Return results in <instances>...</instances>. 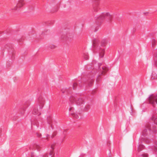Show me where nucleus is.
<instances>
[{"mask_svg":"<svg viewBox=\"0 0 157 157\" xmlns=\"http://www.w3.org/2000/svg\"><path fill=\"white\" fill-rule=\"evenodd\" d=\"M150 103L154 105L155 103L157 104V94H152L151 95L149 98Z\"/></svg>","mask_w":157,"mask_h":157,"instance_id":"nucleus-1","label":"nucleus"},{"mask_svg":"<svg viewBox=\"0 0 157 157\" xmlns=\"http://www.w3.org/2000/svg\"><path fill=\"white\" fill-rule=\"evenodd\" d=\"M102 70L101 71V75H99L97 77V82H98L100 80L101 75H105L106 73L108 71V69L105 66H103L102 67Z\"/></svg>","mask_w":157,"mask_h":157,"instance_id":"nucleus-2","label":"nucleus"},{"mask_svg":"<svg viewBox=\"0 0 157 157\" xmlns=\"http://www.w3.org/2000/svg\"><path fill=\"white\" fill-rule=\"evenodd\" d=\"M106 17H108L109 19L112 17V15L108 12L102 13L99 16V18L101 19H103Z\"/></svg>","mask_w":157,"mask_h":157,"instance_id":"nucleus-3","label":"nucleus"},{"mask_svg":"<svg viewBox=\"0 0 157 157\" xmlns=\"http://www.w3.org/2000/svg\"><path fill=\"white\" fill-rule=\"evenodd\" d=\"M150 130H152V129L151 128V126L149 125H147L146 126L144 130L142 132V134L144 136L148 133V131Z\"/></svg>","mask_w":157,"mask_h":157,"instance_id":"nucleus-4","label":"nucleus"},{"mask_svg":"<svg viewBox=\"0 0 157 157\" xmlns=\"http://www.w3.org/2000/svg\"><path fill=\"white\" fill-rule=\"evenodd\" d=\"M24 5V0H20L18 1L17 6L15 7L13 9V10H16L17 9V7L20 8L22 6Z\"/></svg>","mask_w":157,"mask_h":157,"instance_id":"nucleus-5","label":"nucleus"},{"mask_svg":"<svg viewBox=\"0 0 157 157\" xmlns=\"http://www.w3.org/2000/svg\"><path fill=\"white\" fill-rule=\"evenodd\" d=\"M105 52V50L104 49L101 48L99 51V57L101 58H102L104 56Z\"/></svg>","mask_w":157,"mask_h":157,"instance_id":"nucleus-6","label":"nucleus"},{"mask_svg":"<svg viewBox=\"0 0 157 157\" xmlns=\"http://www.w3.org/2000/svg\"><path fill=\"white\" fill-rule=\"evenodd\" d=\"M45 101L44 100H40L39 101V105L40 108H42L43 107Z\"/></svg>","mask_w":157,"mask_h":157,"instance_id":"nucleus-7","label":"nucleus"},{"mask_svg":"<svg viewBox=\"0 0 157 157\" xmlns=\"http://www.w3.org/2000/svg\"><path fill=\"white\" fill-rule=\"evenodd\" d=\"M33 113L35 114L38 115H40L41 114V113L38 111L37 109H34L33 111Z\"/></svg>","mask_w":157,"mask_h":157,"instance_id":"nucleus-8","label":"nucleus"},{"mask_svg":"<svg viewBox=\"0 0 157 157\" xmlns=\"http://www.w3.org/2000/svg\"><path fill=\"white\" fill-rule=\"evenodd\" d=\"M49 48L51 50H54L56 48V46L54 44H51L49 45Z\"/></svg>","mask_w":157,"mask_h":157,"instance_id":"nucleus-9","label":"nucleus"},{"mask_svg":"<svg viewBox=\"0 0 157 157\" xmlns=\"http://www.w3.org/2000/svg\"><path fill=\"white\" fill-rule=\"evenodd\" d=\"M152 120L154 121V122L155 124H157V117H155L153 116L151 118Z\"/></svg>","mask_w":157,"mask_h":157,"instance_id":"nucleus-10","label":"nucleus"},{"mask_svg":"<svg viewBox=\"0 0 157 157\" xmlns=\"http://www.w3.org/2000/svg\"><path fill=\"white\" fill-rule=\"evenodd\" d=\"M83 100L81 98H79L78 99V101H77V104H81L83 102Z\"/></svg>","mask_w":157,"mask_h":157,"instance_id":"nucleus-11","label":"nucleus"},{"mask_svg":"<svg viewBox=\"0 0 157 157\" xmlns=\"http://www.w3.org/2000/svg\"><path fill=\"white\" fill-rule=\"evenodd\" d=\"M149 13V11H144L143 12V14L145 16H147Z\"/></svg>","mask_w":157,"mask_h":157,"instance_id":"nucleus-12","label":"nucleus"},{"mask_svg":"<svg viewBox=\"0 0 157 157\" xmlns=\"http://www.w3.org/2000/svg\"><path fill=\"white\" fill-rule=\"evenodd\" d=\"M71 115L72 116H73V117H75L76 118H77L78 117L77 115L74 113H71Z\"/></svg>","mask_w":157,"mask_h":157,"instance_id":"nucleus-13","label":"nucleus"},{"mask_svg":"<svg viewBox=\"0 0 157 157\" xmlns=\"http://www.w3.org/2000/svg\"><path fill=\"white\" fill-rule=\"evenodd\" d=\"M50 154L51 155H53L54 154V152L53 150H51L50 152Z\"/></svg>","mask_w":157,"mask_h":157,"instance_id":"nucleus-14","label":"nucleus"},{"mask_svg":"<svg viewBox=\"0 0 157 157\" xmlns=\"http://www.w3.org/2000/svg\"><path fill=\"white\" fill-rule=\"evenodd\" d=\"M51 148L52 149V150H53V149H54V147L52 145L51 146Z\"/></svg>","mask_w":157,"mask_h":157,"instance_id":"nucleus-15","label":"nucleus"},{"mask_svg":"<svg viewBox=\"0 0 157 157\" xmlns=\"http://www.w3.org/2000/svg\"><path fill=\"white\" fill-rule=\"evenodd\" d=\"M72 109H73V108H72V107H71V108H70L69 109V110L70 111H71V110Z\"/></svg>","mask_w":157,"mask_h":157,"instance_id":"nucleus-16","label":"nucleus"},{"mask_svg":"<svg viewBox=\"0 0 157 157\" xmlns=\"http://www.w3.org/2000/svg\"><path fill=\"white\" fill-rule=\"evenodd\" d=\"M101 46H103V44H102V42H101Z\"/></svg>","mask_w":157,"mask_h":157,"instance_id":"nucleus-17","label":"nucleus"},{"mask_svg":"<svg viewBox=\"0 0 157 157\" xmlns=\"http://www.w3.org/2000/svg\"><path fill=\"white\" fill-rule=\"evenodd\" d=\"M95 43V42H93V44H94V45Z\"/></svg>","mask_w":157,"mask_h":157,"instance_id":"nucleus-18","label":"nucleus"},{"mask_svg":"<svg viewBox=\"0 0 157 157\" xmlns=\"http://www.w3.org/2000/svg\"><path fill=\"white\" fill-rule=\"evenodd\" d=\"M76 85V83H75V84H74V85Z\"/></svg>","mask_w":157,"mask_h":157,"instance_id":"nucleus-19","label":"nucleus"}]
</instances>
